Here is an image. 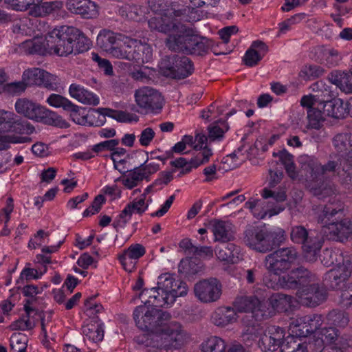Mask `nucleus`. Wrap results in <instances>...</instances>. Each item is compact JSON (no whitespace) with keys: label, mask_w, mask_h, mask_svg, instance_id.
Instances as JSON below:
<instances>
[{"label":"nucleus","mask_w":352,"mask_h":352,"mask_svg":"<svg viewBox=\"0 0 352 352\" xmlns=\"http://www.w3.org/2000/svg\"><path fill=\"white\" fill-rule=\"evenodd\" d=\"M186 10H170L168 14L151 18L148 26L151 30L168 34L167 47L175 52L186 54L204 55L211 47V42L205 37L194 33L193 30L179 22Z\"/></svg>","instance_id":"obj_1"},{"label":"nucleus","mask_w":352,"mask_h":352,"mask_svg":"<svg viewBox=\"0 0 352 352\" xmlns=\"http://www.w3.org/2000/svg\"><path fill=\"white\" fill-rule=\"evenodd\" d=\"M243 234L245 244L250 249L261 253L273 250L286 240L285 232L283 228H270L260 221L248 224Z\"/></svg>","instance_id":"obj_2"},{"label":"nucleus","mask_w":352,"mask_h":352,"mask_svg":"<svg viewBox=\"0 0 352 352\" xmlns=\"http://www.w3.org/2000/svg\"><path fill=\"white\" fill-rule=\"evenodd\" d=\"M187 339V333L177 321H164L157 333L151 334L146 339L148 346L157 349H177Z\"/></svg>","instance_id":"obj_3"},{"label":"nucleus","mask_w":352,"mask_h":352,"mask_svg":"<svg viewBox=\"0 0 352 352\" xmlns=\"http://www.w3.org/2000/svg\"><path fill=\"white\" fill-rule=\"evenodd\" d=\"M291 300V296L278 293L270 298V302L261 300L257 297L240 296L236 298L234 306L240 312H251L256 320H262L270 316V311L267 307L271 305L274 309H281Z\"/></svg>","instance_id":"obj_4"},{"label":"nucleus","mask_w":352,"mask_h":352,"mask_svg":"<svg viewBox=\"0 0 352 352\" xmlns=\"http://www.w3.org/2000/svg\"><path fill=\"white\" fill-rule=\"evenodd\" d=\"M328 226L329 223L321 226L320 231L316 230L308 231L301 226L292 228L290 234L291 239L295 243L302 245L305 258L308 262L316 261L320 254L324 239L330 240L327 233L323 232L324 228Z\"/></svg>","instance_id":"obj_5"},{"label":"nucleus","mask_w":352,"mask_h":352,"mask_svg":"<svg viewBox=\"0 0 352 352\" xmlns=\"http://www.w3.org/2000/svg\"><path fill=\"white\" fill-rule=\"evenodd\" d=\"M17 113L24 117L45 124L66 127L67 122L56 112L25 98H19L14 104Z\"/></svg>","instance_id":"obj_6"},{"label":"nucleus","mask_w":352,"mask_h":352,"mask_svg":"<svg viewBox=\"0 0 352 352\" xmlns=\"http://www.w3.org/2000/svg\"><path fill=\"white\" fill-rule=\"evenodd\" d=\"M109 54L116 58L143 64L151 60L153 52L151 46L147 43L124 36L123 40L115 45Z\"/></svg>","instance_id":"obj_7"},{"label":"nucleus","mask_w":352,"mask_h":352,"mask_svg":"<svg viewBox=\"0 0 352 352\" xmlns=\"http://www.w3.org/2000/svg\"><path fill=\"white\" fill-rule=\"evenodd\" d=\"M81 32L72 26L63 25L54 28L46 36V46L60 56H67L74 52V42Z\"/></svg>","instance_id":"obj_8"},{"label":"nucleus","mask_w":352,"mask_h":352,"mask_svg":"<svg viewBox=\"0 0 352 352\" xmlns=\"http://www.w3.org/2000/svg\"><path fill=\"white\" fill-rule=\"evenodd\" d=\"M146 307L140 305L133 311V319L138 327L142 330H151L157 333L164 321L170 320V315L156 308L146 310Z\"/></svg>","instance_id":"obj_9"},{"label":"nucleus","mask_w":352,"mask_h":352,"mask_svg":"<svg viewBox=\"0 0 352 352\" xmlns=\"http://www.w3.org/2000/svg\"><path fill=\"white\" fill-rule=\"evenodd\" d=\"M12 8L16 11L30 9L29 14L34 17H45L58 12L63 8L60 1H43V0H7Z\"/></svg>","instance_id":"obj_10"},{"label":"nucleus","mask_w":352,"mask_h":352,"mask_svg":"<svg viewBox=\"0 0 352 352\" xmlns=\"http://www.w3.org/2000/svg\"><path fill=\"white\" fill-rule=\"evenodd\" d=\"M297 257L298 252L295 248H279L265 256V265L273 275H278L288 270Z\"/></svg>","instance_id":"obj_11"},{"label":"nucleus","mask_w":352,"mask_h":352,"mask_svg":"<svg viewBox=\"0 0 352 352\" xmlns=\"http://www.w3.org/2000/svg\"><path fill=\"white\" fill-rule=\"evenodd\" d=\"M160 69L166 76L182 79L192 73L193 65L189 58L174 55L163 60Z\"/></svg>","instance_id":"obj_12"},{"label":"nucleus","mask_w":352,"mask_h":352,"mask_svg":"<svg viewBox=\"0 0 352 352\" xmlns=\"http://www.w3.org/2000/svg\"><path fill=\"white\" fill-rule=\"evenodd\" d=\"M28 87H43L51 91H57L60 79L44 69L32 67L25 69L22 75Z\"/></svg>","instance_id":"obj_13"},{"label":"nucleus","mask_w":352,"mask_h":352,"mask_svg":"<svg viewBox=\"0 0 352 352\" xmlns=\"http://www.w3.org/2000/svg\"><path fill=\"white\" fill-rule=\"evenodd\" d=\"M302 168L309 172L313 180H320L329 173H334L339 168V164L334 160H329L326 164H322L318 159L305 156L300 158Z\"/></svg>","instance_id":"obj_14"},{"label":"nucleus","mask_w":352,"mask_h":352,"mask_svg":"<svg viewBox=\"0 0 352 352\" xmlns=\"http://www.w3.org/2000/svg\"><path fill=\"white\" fill-rule=\"evenodd\" d=\"M298 302L306 307H316L327 298L326 289L316 282L307 284L296 292Z\"/></svg>","instance_id":"obj_15"},{"label":"nucleus","mask_w":352,"mask_h":352,"mask_svg":"<svg viewBox=\"0 0 352 352\" xmlns=\"http://www.w3.org/2000/svg\"><path fill=\"white\" fill-rule=\"evenodd\" d=\"M195 296L203 302L217 300L221 294V284L217 278L200 280L194 286Z\"/></svg>","instance_id":"obj_16"},{"label":"nucleus","mask_w":352,"mask_h":352,"mask_svg":"<svg viewBox=\"0 0 352 352\" xmlns=\"http://www.w3.org/2000/svg\"><path fill=\"white\" fill-rule=\"evenodd\" d=\"M135 98L138 106L146 113L162 108L161 94L152 88L143 87L137 90Z\"/></svg>","instance_id":"obj_17"},{"label":"nucleus","mask_w":352,"mask_h":352,"mask_svg":"<svg viewBox=\"0 0 352 352\" xmlns=\"http://www.w3.org/2000/svg\"><path fill=\"white\" fill-rule=\"evenodd\" d=\"M33 129L30 123L21 121L13 111L0 109V132L24 133Z\"/></svg>","instance_id":"obj_18"},{"label":"nucleus","mask_w":352,"mask_h":352,"mask_svg":"<svg viewBox=\"0 0 352 352\" xmlns=\"http://www.w3.org/2000/svg\"><path fill=\"white\" fill-rule=\"evenodd\" d=\"M351 262L346 261V263L338 264L335 268L330 270L325 274V280L329 283V287L333 289L338 290L346 288V281L351 276Z\"/></svg>","instance_id":"obj_19"},{"label":"nucleus","mask_w":352,"mask_h":352,"mask_svg":"<svg viewBox=\"0 0 352 352\" xmlns=\"http://www.w3.org/2000/svg\"><path fill=\"white\" fill-rule=\"evenodd\" d=\"M285 337L283 328L276 326L269 327L258 340V346L264 352H273L279 348Z\"/></svg>","instance_id":"obj_20"},{"label":"nucleus","mask_w":352,"mask_h":352,"mask_svg":"<svg viewBox=\"0 0 352 352\" xmlns=\"http://www.w3.org/2000/svg\"><path fill=\"white\" fill-rule=\"evenodd\" d=\"M323 232L330 240L344 242L352 239V221H331Z\"/></svg>","instance_id":"obj_21"},{"label":"nucleus","mask_w":352,"mask_h":352,"mask_svg":"<svg viewBox=\"0 0 352 352\" xmlns=\"http://www.w3.org/2000/svg\"><path fill=\"white\" fill-rule=\"evenodd\" d=\"M66 7L71 12L85 19L96 18L98 14L97 5L91 0H67Z\"/></svg>","instance_id":"obj_22"},{"label":"nucleus","mask_w":352,"mask_h":352,"mask_svg":"<svg viewBox=\"0 0 352 352\" xmlns=\"http://www.w3.org/2000/svg\"><path fill=\"white\" fill-rule=\"evenodd\" d=\"M145 307H162L170 305V300L167 294L165 295L158 287L149 289H144L140 294Z\"/></svg>","instance_id":"obj_23"},{"label":"nucleus","mask_w":352,"mask_h":352,"mask_svg":"<svg viewBox=\"0 0 352 352\" xmlns=\"http://www.w3.org/2000/svg\"><path fill=\"white\" fill-rule=\"evenodd\" d=\"M245 208L250 210L254 217L256 219H264L267 215L272 217L279 214L284 210L283 207L268 209L265 201L256 199H250L245 204Z\"/></svg>","instance_id":"obj_24"},{"label":"nucleus","mask_w":352,"mask_h":352,"mask_svg":"<svg viewBox=\"0 0 352 352\" xmlns=\"http://www.w3.org/2000/svg\"><path fill=\"white\" fill-rule=\"evenodd\" d=\"M69 113L72 120L77 124L83 126H100L103 122L95 121V116L88 113L86 109L79 107L72 102L67 111Z\"/></svg>","instance_id":"obj_25"},{"label":"nucleus","mask_w":352,"mask_h":352,"mask_svg":"<svg viewBox=\"0 0 352 352\" xmlns=\"http://www.w3.org/2000/svg\"><path fill=\"white\" fill-rule=\"evenodd\" d=\"M263 283L268 288L277 289L279 287L286 289H296V283L294 280L292 271L282 276L277 275H265L263 277Z\"/></svg>","instance_id":"obj_26"},{"label":"nucleus","mask_w":352,"mask_h":352,"mask_svg":"<svg viewBox=\"0 0 352 352\" xmlns=\"http://www.w3.org/2000/svg\"><path fill=\"white\" fill-rule=\"evenodd\" d=\"M320 108L324 116L337 119L344 118L349 113L348 103L335 97L322 104Z\"/></svg>","instance_id":"obj_27"},{"label":"nucleus","mask_w":352,"mask_h":352,"mask_svg":"<svg viewBox=\"0 0 352 352\" xmlns=\"http://www.w3.org/2000/svg\"><path fill=\"white\" fill-rule=\"evenodd\" d=\"M333 145L352 166V134L344 133L336 135L333 138Z\"/></svg>","instance_id":"obj_28"},{"label":"nucleus","mask_w":352,"mask_h":352,"mask_svg":"<svg viewBox=\"0 0 352 352\" xmlns=\"http://www.w3.org/2000/svg\"><path fill=\"white\" fill-rule=\"evenodd\" d=\"M216 252L217 258L228 263H237L242 259L240 248L234 243H223L217 248Z\"/></svg>","instance_id":"obj_29"},{"label":"nucleus","mask_w":352,"mask_h":352,"mask_svg":"<svg viewBox=\"0 0 352 352\" xmlns=\"http://www.w3.org/2000/svg\"><path fill=\"white\" fill-rule=\"evenodd\" d=\"M122 34L115 33L106 29L102 30L97 36V45L103 50L109 52L123 40L124 36Z\"/></svg>","instance_id":"obj_30"},{"label":"nucleus","mask_w":352,"mask_h":352,"mask_svg":"<svg viewBox=\"0 0 352 352\" xmlns=\"http://www.w3.org/2000/svg\"><path fill=\"white\" fill-rule=\"evenodd\" d=\"M316 60L329 67L337 66L342 60L339 52L333 48L319 47L316 50Z\"/></svg>","instance_id":"obj_31"},{"label":"nucleus","mask_w":352,"mask_h":352,"mask_svg":"<svg viewBox=\"0 0 352 352\" xmlns=\"http://www.w3.org/2000/svg\"><path fill=\"white\" fill-rule=\"evenodd\" d=\"M328 79L342 91L352 93V72L333 71L330 73Z\"/></svg>","instance_id":"obj_32"},{"label":"nucleus","mask_w":352,"mask_h":352,"mask_svg":"<svg viewBox=\"0 0 352 352\" xmlns=\"http://www.w3.org/2000/svg\"><path fill=\"white\" fill-rule=\"evenodd\" d=\"M312 91L314 92V95L316 102L319 104V108L335 97L332 87L327 85L322 80L317 81L313 83L311 86Z\"/></svg>","instance_id":"obj_33"},{"label":"nucleus","mask_w":352,"mask_h":352,"mask_svg":"<svg viewBox=\"0 0 352 352\" xmlns=\"http://www.w3.org/2000/svg\"><path fill=\"white\" fill-rule=\"evenodd\" d=\"M234 231L230 221H216L213 226V234L216 241L226 243L234 239Z\"/></svg>","instance_id":"obj_34"},{"label":"nucleus","mask_w":352,"mask_h":352,"mask_svg":"<svg viewBox=\"0 0 352 352\" xmlns=\"http://www.w3.org/2000/svg\"><path fill=\"white\" fill-rule=\"evenodd\" d=\"M121 173L122 176L117 178L116 182H120L126 188L129 190L138 186L144 179L138 167L129 170L125 169V172Z\"/></svg>","instance_id":"obj_35"},{"label":"nucleus","mask_w":352,"mask_h":352,"mask_svg":"<svg viewBox=\"0 0 352 352\" xmlns=\"http://www.w3.org/2000/svg\"><path fill=\"white\" fill-rule=\"evenodd\" d=\"M294 280L296 283L297 291L304 287L307 284L317 280L316 274L311 273L304 267H298L292 270Z\"/></svg>","instance_id":"obj_36"},{"label":"nucleus","mask_w":352,"mask_h":352,"mask_svg":"<svg viewBox=\"0 0 352 352\" xmlns=\"http://www.w3.org/2000/svg\"><path fill=\"white\" fill-rule=\"evenodd\" d=\"M212 155V149L207 146H205L202 149H197L194 157L190 160V166L185 169L184 173H190L192 168H197L208 163Z\"/></svg>","instance_id":"obj_37"},{"label":"nucleus","mask_w":352,"mask_h":352,"mask_svg":"<svg viewBox=\"0 0 352 352\" xmlns=\"http://www.w3.org/2000/svg\"><path fill=\"white\" fill-rule=\"evenodd\" d=\"M321 108L314 107L307 110V129L320 130L325 121Z\"/></svg>","instance_id":"obj_38"},{"label":"nucleus","mask_w":352,"mask_h":352,"mask_svg":"<svg viewBox=\"0 0 352 352\" xmlns=\"http://www.w3.org/2000/svg\"><path fill=\"white\" fill-rule=\"evenodd\" d=\"M302 338L293 336L291 333L280 341L281 352H302Z\"/></svg>","instance_id":"obj_39"},{"label":"nucleus","mask_w":352,"mask_h":352,"mask_svg":"<svg viewBox=\"0 0 352 352\" xmlns=\"http://www.w3.org/2000/svg\"><path fill=\"white\" fill-rule=\"evenodd\" d=\"M147 8L142 6L137 5H124L122 6L119 12L122 16L134 20L140 21L146 12Z\"/></svg>","instance_id":"obj_40"},{"label":"nucleus","mask_w":352,"mask_h":352,"mask_svg":"<svg viewBox=\"0 0 352 352\" xmlns=\"http://www.w3.org/2000/svg\"><path fill=\"white\" fill-rule=\"evenodd\" d=\"M83 335L89 340L98 342L104 338V329L102 324L97 323L88 324L82 327Z\"/></svg>","instance_id":"obj_41"},{"label":"nucleus","mask_w":352,"mask_h":352,"mask_svg":"<svg viewBox=\"0 0 352 352\" xmlns=\"http://www.w3.org/2000/svg\"><path fill=\"white\" fill-rule=\"evenodd\" d=\"M227 344L221 338L213 336L203 342L201 347L203 352H225Z\"/></svg>","instance_id":"obj_42"},{"label":"nucleus","mask_w":352,"mask_h":352,"mask_svg":"<svg viewBox=\"0 0 352 352\" xmlns=\"http://www.w3.org/2000/svg\"><path fill=\"white\" fill-rule=\"evenodd\" d=\"M229 129L228 124L226 120H219L208 126V138L210 141L223 139L224 133Z\"/></svg>","instance_id":"obj_43"},{"label":"nucleus","mask_w":352,"mask_h":352,"mask_svg":"<svg viewBox=\"0 0 352 352\" xmlns=\"http://www.w3.org/2000/svg\"><path fill=\"white\" fill-rule=\"evenodd\" d=\"M144 197L128 204L120 214V217L131 218L133 214H141L146 208Z\"/></svg>","instance_id":"obj_44"},{"label":"nucleus","mask_w":352,"mask_h":352,"mask_svg":"<svg viewBox=\"0 0 352 352\" xmlns=\"http://www.w3.org/2000/svg\"><path fill=\"white\" fill-rule=\"evenodd\" d=\"M305 316L297 317L296 318H292L289 323V331L293 336H296L298 338H306L309 333H306L307 323L304 320Z\"/></svg>","instance_id":"obj_45"},{"label":"nucleus","mask_w":352,"mask_h":352,"mask_svg":"<svg viewBox=\"0 0 352 352\" xmlns=\"http://www.w3.org/2000/svg\"><path fill=\"white\" fill-rule=\"evenodd\" d=\"M174 277L172 274L166 273L158 277L157 287L164 294H167L170 299L173 292Z\"/></svg>","instance_id":"obj_46"},{"label":"nucleus","mask_w":352,"mask_h":352,"mask_svg":"<svg viewBox=\"0 0 352 352\" xmlns=\"http://www.w3.org/2000/svg\"><path fill=\"white\" fill-rule=\"evenodd\" d=\"M46 102L49 105L55 108H63V110L67 111L72 102L68 98L56 94H52L47 98Z\"/></svg>","instance_id":"obj_47"},{"label":"nucleus","mask_w":352,"mask_h":352,"mask_svg":"<svg viewBox=\"0 0 352 352\" xmlns=\"http://www.w3.org/2000/svg\"><path fill=\"white\" fill-rule=\"evenodd\" d=\"M10 345L14 352H26L27 339L20 333H14L10 339Z\"/></svg>","instance_id":"obj_48"},{"label":"nucleus","mask_w":352,"mask_h":352,"mask_svg":"<svg viewBox=\"0 0 352 352\" xmlns=\"http://www.w3.org/2000/svg\"><path fill=\"white\" fill-rule=\"evenodd\" d=\"M30 142H31V138L29 137L10 135L1 136L0 138V151L8 149L10 144H22Z\"/></svg>","instance_id":"obj_49"},{"label":"nucleus","mask_w":352,"mask_h":352,"mask_svg":"<svg viewBox=\"0 0 352 352\" xmlns=\"http://www.w3.org/2000/svg\"><path fill=\"white\" fill-rule=\"evenodd\" d=\"M307 325L306 333L311 334L320 329L323 323V317L322 315L314 314L309 316H305V318Z\"/></svg>","instance_id":"obj_50"},{"label":"nucleus","mask_w":352,"mask_h":352,"mask_svg":"<svg viewBox=\"0 0 352 352\" xmlns=\"http://www.w3.org/2000/svg\"><path fill=\"white\" fill-rule=\"evenodd\" d=\"M302 352H322L324 349L323 338H316L302 340Z\"/></svg>","instance_id":"obj_51"},{"label":"nucleus","mask_w":352,"mask_h":352,"mask_svg":"<svg viewBox=\"0 0 352 352\" xmlns=\"http://www.w3.org/2000/svg\"><path fill=\"white\" fill-rule=\"evenodd\" d=\"M216 316H219V321L216 322L218 326H225L229 323L233 322L236 319V314L234 309L231 307H226L221 310Z\"/></svg>","instance_id":"obj_52"},{"label":"nucleus","mask_w":352,"mask_h":352,"mask_svg":"<svg viewBox=\"0 0 352 352\" xmlns=\"http://www.w3.org/2000/svg\"><path fill=\"white\" fill-rule=\"evenodd\" d=\"M105 197L102 195H97L91 206L87 208L82 213L83 218H89L92 215L98 213L101 210L102 206L105 203Z\"/></svg>","instance_id":"obj_53"},{"label":"nucleus","mask_w":352,"mask_h":352,"mask_svg":"<svg viewBox=\"0 0 352 352\" xmlns=\"http://www.w3.org/2000/svg\"><path fill=\"white\" fill-rule=\"evenodd\" d=\"M328 318L335 325L340 327H346L349 322V315L342 311L333 310L329 313Z\"/></svg>","instance_id":"obj_54"},{"label":"nucleus","mask_w":352,"mask_h":352,"mask_svg":"<svg viewBox=\"0 0 352 352\" xmlns=\"http://www.w3.org/2000/svg\"><path fill=\"white\" fill-rule=\"evenodd\" d=\"M262 58L263 55L250 47L245 53L243 60L246 66L252 67L257 65Z\"/></svg>","instance_id":"obj_55"},{"label":"nucleus","mask_w":352,"mask_h":352,"mask_svg":"<svg viewBox=\"0 0 352 352\" xmlns=\"http://www.w3.org/2000/svg\"><path fill=\"white\" fill-rule=\"evenodd\" d=\"M312 191L314 195L318 197V199H323L334 195L336 188L331 183L322 184L318 188H313Z\"/></svg>","instance_id":"obj_56"},{"label":"nucleus","mask_w":352,"mask_h":352,"mask_svg":"<svg viewBox=\"0 0 352 352\" xmlns=\"http://www.w3.org/2000/svg\"><path fill=\"white\" fill-rule=\"evenodd\" d=\"M24 47L31 54H42L45 52V45L39 40L27 41L24 43Z\"/></svg>","instance_id":"obj_57"},{"label":"nucleus","mask_w":352,"mask_h":352,"mask_svg":"<svg viewBox=\"0 0 352 352\" xmlns=\"http://www.w3.org/2000/svg\"><path fill=\"white\" fill-rule=\"evenodd\" d=\"M50 235V232L49 231H45L44 230H39L34 234V236L28 242V248L31 249H36V248L41 246L43 243H44V240L46 238H48Z\"/></svg>","instance_id":"obj_58"},{"label":"nucleus","mask_w":352,"mask_h":352,"mask_svg":"<svg viewBox=\"0 0 352 352\" xmlns=\"http://www.w3.org/2000/svg\"><path fill=\"white\" fill-rule=\"evenodd\" d=\"M123 252L138 261L145 254L146 249L142 244L133 243L124 250Z\"/></svg>","instance_id":"obj_59"},{"label":"nucleus","mask_w":352,"mask_h":352,"mask_svg":"<svg viewBox=\"0 0 352 352\" xmlns=\"http://www.w3.org/2000/svg\"><path fill=\"white\" fill-rule=\"evenodd\" d=\"M344 289L338 290V303L342 307L349 308L352 307V289H350L349 287L347 289Z\"/></svg>","instance_id":"obj_60"},{"label":"nucleus","mask_w":352,"mask_h":352,"mask_svg":"<svg viewBox=\"0 0 352 352\" xmlns=\"http://www.w3.org/2000/svg\"><path fill=\"white\" fill-rule=\"evenodd\" d=\"M118 259L125 271L132 272L135 270L138 261L135 258L122 252L118 255Z\"/></svg>","instance_id":"obj_61"},{"label":"nucleus","mask_w":352,"mask_h":352,"mask_svg":"<svg viewBox=\"0 0 352 352\" xmlns=\"http://www.w3.org/2000/svg\"><path fill=\"white\" fill-rule=\"evenodd\" d=\"M30 20L28 18L21 19L13 27V32L21 35H28L32 33V29L29 27Z\"/></svg>","instance_id":"obj_62"},{"label":"nucleus","mask_w":352,"mask_h":352,"mask_svg":"<svg viewBox=\"0 0 352 352\" xmlns=\"http://www.w3.org/2000/svg\"><path fill=\"white\" fill-rule=\"evenodd\" d=\"M140 172H141L144 179L148 180L149 177L156 173L159 170V164L155 162L142 164L138 167Z\"/></svg>","instance_id":"obj_63"},{"label":"nucleus","mask_w":352,"mask_h":352,"mask_svg":"<svg viewBox=\"0 0 352 352\" xmlns=\"http://www.w3.org/2000/svg\"><path fill=\"white\" fill-rule=\"evenodd\" d=\"M320 335L324 342L333 343L338 337V331L334 327H325L321 329Z\"/></svg>","instance_id":"obj_64"}]
</instances>
